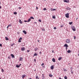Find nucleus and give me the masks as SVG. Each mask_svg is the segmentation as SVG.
Returning <instances> with one entry per match:
<instances>
[{
	"label": "nucleus",
	"mask_w": 79,
	"mask_h": 79,
	"mask_svg": "<svg viewBox=\"0 0 79 79\" xmlns=\"http://www.w3.org/2000/svg\"><path fill=\"white\" fill-rule=\"evenodd\" d=\"M64 26L63 25H60V27H64Z\"/></svg>",
	"instance_id": "2f4dec72"
},
{
	"label": "nucleus",
	"mask_w": 79,
	"mask_h": 79,
	"mask_svg": "<svg viewBox=\"0 0 79 79\" xmlns=\"http://www.w3.org/2000/svg\"><path fill=\"white\" fill-rule=\"evenodd\" d=\"M19 9H21L22 8V7H19Z\"/></svg>",
	"instance_id": "a18cd8bd"
},
{
	"label": "nucleus",
	"mask_w": 79,
	"mask_h": 79,
	"mask_svg": "<svg viewBox=\"0 0 79 79\" xmlns=\"http://www.w3.org/2000/svg\"><path fill=\"white\" fill-rule=\"evenodd\" d=\"M76 36H74V39L75 40V39H76Z\"/></svg>",
	"instance_id": "4c0bfd02"
},
{
	"label": "nucleus",
	"mask_w": 79,
	"mask_h": 79,
	"mask_svg": "<svg viewBox=\"0 0 79 79\" xmlns=\"http://www.w3.org/2000/svg\"><path fill=\"white\" fill-rule=\"evenodd\" d=\"M21 64H20L19 65V66H21Z\"/></svg>",
	"instance_id": "6e6d98bb"
},
{
	"label": "nucleus",
	"mask_w": 79,
	"mask_h": 79,
	"mask_svg": "<svg viewBox=\"0 0 79 79\" xmlns=\"http://www.w3.org/2000/svg\"><path fill=\"white\" fill-rule=\"evenodd\" d=\"M65 42L67 44H69V43L71 42V41H70V39H67V40H66L65 41Z\"/></svg>",
	"instance_id": "f257e3e1"
},
{
	"label": "nucleus",
	"mask_w": 79,
	"mask_h": 79,
	"mask_svg": "<svg viewBox=\"0 0 79 79\" xmlns=\"http://www.w3.org/2000/svg\"><path fill=\"white\" fill-rule=\"evenodd\" d=\"M64 78L65 79H68V77H66V76H65L64 77Z\"/></svg>",
	"instance_id": "cd10ccee"
},
{
	"label": "nucleus",
	"mask_w": 79,
	"mask_h": 79,
	"mask_svg": "<svg viewBox=\"0 0 79 79\" xmlns=\"http://www.w3.org/2000/svg\"><path fill=\"white\" fill-rule=\"evenodd\" d=\"M34 61H35V62H36V59H34Z\"/></svg>",
	"instance_id": "a19ab883"
},
{
	"label": "nucleus",
	"mask_w": 79,
	"mask_h": 79,
	"mask_svg": "<svg viewBox=\"0 0 79 79\" xmlns=\"http://www.w3.org/2000/svg\"><path fill=\"white\" fill-rule=\"evenodd\" d=\"M37 50H38V48H35L34 49V51H35V52H36V51H37Z\"/></svg>",
	"instance_id": "0eeeda50"
},
{
	"label": "nucleus",
	"mask_w": 79,
	"mask_h": 79,
	"mask_svg": "<svg viewBox=\"0 0 79 79\" xmlns=\"http://www.w3.org/2000/svg\"><path fill=\"white\" fill-rule=\"evenodd\" d=\"M24 22H27V21L26 20H24Z\"/></svg>",
	"instance_id": "de8ad7c7"
},
{
	"label": "nucleus",
	"mask_w": 79,
	"mask_h": 79,
	"mask_svg": "<svg viewBox=\"0 0 79 79\" xmlns=\"http://www.w3.org/2000/svg\"><path fill=\"white\" fill-rule=\"evenodd\" d=\"M11 56L12 57V58H15V55H13V54H11Z\"/></svg>",
	"instance_id": "ddd939ff"
},
{
	"label": "nucleus",
	"mask_w": 79,
	"mask_h": 79,
	"mask_svg": "<svg viewBox=\"0 0 79 79\" xmlns=\"http://www.w3.org/2000/svg\"><path fill=\"white\" fill-rule=\"evenodd\" d=\"M69 24H70V25L72 24H73V22H69Z\"/></svg>",
	"instance_id": "5701e85b"
},
{
	"label": "nucleus",
	"mask_w": 79,
	"mask_h": 79,
	"mask_svg": "<svg viewBox=\"0 0 79 79\" xmlns=\"http://www.w3.org/2000/svg\"><path fill=\"white\" fill-rule=\"evenodd\" d=\"M23 32H24V34H27V32L25 31H23Z\"/></svg>",
	"instance_id": "9d476101"
},
{
	"label": "nucleus",
	"mask_w": 79,
	"mask_h": 79,
	"mask_svg": "<svg viewBox=\"0 0 79 79\" xmlns=\"http://www.w3.org/2000/svg\"><path fill=\"white\" fill-rule=\"evenodd\" d=\"M5 39H6V40H9L8 38L6 37H5Z\"/></svg>",
	"instance_id": "a211bd4d"
},
{
	"label": "nucleus",
	"mask_w": 79,
	"mask_h": 79,
	"mask_svg": "<svg viewBox=\"0 0 79 79\" xmlns=\"http://www.w3.org/2000/svg\"><path fill=\"white\" fill-rule=\"evenodd\" d=\"M67 53H71V50H69L67 51Z\"/></svg>",
	"instance_id": "6ab92c4d"
},
{
	"label": "nucleus",
	"mask_w": 79,
	"mask_h": 79,
	"mask_svg": "<svg viewBox=\"0 0 79 79\" xmlns=\"http://www.w3.org/2000/svg\"><path fill=\"white\" fill-rule=\"evenodd\" d=\"M78 19V18H77V19Z\"/></svg>",
	"instance_id": "bf43d9fd"
},
{
	"label": "nucleus",
	"mask_w": 79,
	"mask_h": 79,
	"mask_svg": "<svg viewBox=\"0 0 79 79\" xmlns=\"http://www.w3.org/2000/svg\"><path fill=\"white\" fill-rule=\"evenodd\" d=\"M0 79H1V78H0Z\"/></svg>",
	"instance_id": "e2e57ef3"
},
{
	"label": "nucleus",
	"mask_w": 79,
	"mask_h": 79,
	"mask_svg": "<svg viewBox=\"0 0 79 79\" xmlns=\"http://www.w3.org/2000/svg\"><path fill=\"white\" fill-rule=\"evenodd\" d=\"M65 16L66 18H69V14L67 13V14H65Z\"/></svg>",
	"instance_id": "20e7f679"
},
{
	"label": "nucleus",
	"mask_w": 79,
	"mask_h": 79,
	"mask_svg": "<svg viewBox=\"0 0 79 79\" xmlns=\"http://www.w3.org/2000/svg\"><path fill=\"white\" fill-rule=\"evenodd\" d=\"M10 56H8V58H9V59H10Z\"/></svg>",
	"instance_id": "603ef678"
},
{
	"label": "nucleus",
	"mask_w": 79,
	"mask_h": 79,
	"mask_svg": "<svg viewBox=\"0 0 79 79\" xmlns=\"http://www.w3.org/2000/svg\"><path fill=\"white\" fill-rule=\"evenodd\" d=\"M52 18H53V19H55L56 18V17H55V16H52Z\"/></svg>",
	"instance_id": "b1692460"
},
{
	"label": "nucleus",
	"mask_w": 79,
	"mask_h": 79,
	"mask_svg": "<svg viewBox=\"0 0 79 79\" xmlns=\"http://www.w3.org/2000/svg\"><path fill=\"white\" fill-rule=\"evenodd\" d=\"M1 8H2V6H0V9H1Z\"/></svg>",
	"instance_id": "864d4df0"
},
{
	"label": "nucleus",
	"mask_w": 79,
	"mask_h": 79,
	"mask_svg": "<svg viewBox=\"0 0 79 79\" xmlns=\"http://www.w3.org/2000/svg\"><path fill=\"white\" fill-rule=\"evenodd\" d=\"M25 46V44H24V43H23L22 44V47H23V46Z\"/></svg>",
	"instance_id": "dca6fc26"
},
{
	"label": "nucleus",
	"mask_w": 79,
	"mask_h": 79,
	"mask_svg": "<svg viewBox=\"0 0 79 79\" xmlns=\"http://www.w3.org/2000/svg\"><path fill=\"white\" fill-rule=\"evenodd\" d=\"M36 10H38V7H36Z\"/></svg>",
	"instance_id": "8fccbe9b"
},
{
	"label": "nucleus",
	"mask_w": 79,
	"mask_h": 79,
	"mask_svg": "<svg viewBox=\"0 0 79 79\" xmlns=\"http://www.w3.org/2000/svg\"><path fill=\"white\" fill-rule=\"evenodd\" d=\"M0 47H2V44H0Z\"/></svg>",
	"instance_id": "ea45409f"
},
{
	"label": "nucleus",
	"mask_w": 79,
	"mask_h": 79,
	"mask_svg": "<svg viewBox=\"0 0 79 79\" xmlns=\"http://www.w3.org/2000/svg\"><path fill=\"white\" fill-rule=\"evenodd\" d=\"M43 10L44 11H45V10H47V9L46 8H44V9H43Z\"/></svg>",
	"instance_id": "c756f323"
},
{
	"label": "nucleus",
	"mask_w": 79,
	"mask_h": 79,
	"mask_svg": "<svg viewBox=\"0 0 79 79\" xmlns=\"http://www.w3.org/2000/svg\"><path fill=\"white\" fill-rule=\"evenodd\" d=\"M19 22L20 24H23V22H22L21 20H19Z\"/></svg>",
	"instance_id": "2eb2a0df"
},
{
	"label": "nucleus",
	"mask_w": 79,
	"mask_h": 79,
	"mask_svg": "<svg viewBox=\"0 0 79 79\" xmlns=\"http://www.w3.org/2000/svg\"><path fill=\"white\" fill-rule=\"evenodd\" d=\"M64 71L65 72L66 71H67V70L66 69H63Z\"/></svg>",
	"instance_id": "412c9836"
},
{
	"label": "nucleus",
	"mask_w": 79,
	"mask_h": 79,
	"mask_svg": "<svg viewBox=\"0 0 79 79\" xmlns=\"http://www.w3.org/2000/svg\"><path fill=\"white\" fill-rule=\"evenodd\" d=\"M40 54H41V52H40Z\"/></svg>",
	"instance_id": "4d7b16f0"
},
{
	"label": "nucleus",
	"mask_w": 79,
	"mask_h": 79,
	"mask_svg": "<svg viewBox=\"0 0 79 79\" xmlns=\"http://www.w3.org/2000/svg\"><path fill=\"white\" fill-rule=\"evenodd\" d=\"M37 54H36V53H35L34 54V56H37Z\"/></svg>",
	"instance_id": "bb28decb"
},
{
	"label": "nucleus",
	"mask_w": 79,
	"mask_h": 79,
	"mask_svg": "<svg viewBox=\"0 0 79 79\" xmlns=\"http://www.w3.org/2000/svg\"><path fill=\"white\" fill-rule=\"evenodd\" d=\"M23 38H20L19 39V40H21V39H22Z\"/></svg>",
	"instance_id": "79ce46f5"
},
{
	"label": "nucleus",
	"mask_w": 79,
	"mask_h": 79,
	"mask_svg": "<svg viewBox=\"0 0 79 79\" xmlns=\"http://www.w3.org/2000/svg\"><path fill=\"white\" fill-rule=\"evenodd\" d=\"M9 27V26H8L7 27V29H8V28Z\"/></svg>",
	"instance_id": "49530a36"
},
{
	"label": "nucleus",
	"mask_w": 79,
	"mask_h": 79,
	"mask_svg": "<svg viewBox=\"0 0 79 79\" xmlns=\"http://www.w3.org/2000/svg\"><path fill=\"white\" fill-rule=\"evenodd\" d=\"M25 48L24 47H22L21 48V50L22 51H24V50H25Z\"/></svg>",
	"instance_id": "7ed1b4c3"
},
{
	"label": "nucleus",
	"mask_w": 79,
	"mask_h": 79,
	"mask_svg": "<svg viewBox=\"0 0 79 79\" xmlns=\"http://www.w3.org/2000/svg\"><path fill=\"white\" fill-rule=\"evenodd\" d=\"M64 47H65L66 48V47H68V44H65L64 45Z\"/></svg>",
	"instance_id": "6e6552de"
},
{
	"label": "nucleus",
	"mask_w": 79,
	"mask_h": 79,
	"mask_svg": "<svg viewBox=\"0 0 79 79\" xmlns=\"http://www.w3.org/2000/svg\"><path fill=\"white\" fill-rule=\"evenodd\" d=\"M16 67L17 68H19V67H20V66H19V65H18L17 64V65H16Z\"/></svg>",
	"instance_id": "aec40b11"
},
{
	"label": "nucleus",
	"mask_w": 79,
	"mask_h": 79,
	"mask_svg": "<svg viewBox=\"0 0 79 79\" xmlns=\"http://www.w3.org/2000/svg\"><path fill=\"white\" fill-rule=\"evenodd\" d=\"M52 52H53V51H52Z\"/></svg>",
	"instance_id": "052dcab7"
},
{
	"label": "nucleus",
	"mask_w": 79,
	"mask_h": 79,
	"mask_svg": "<svg viewBox=\"0 0 79 79\" xmlns=\"http://www.w3.org/2000/svg\"><path fill=\"white\" fill-rule=\"evenodd\" d=\"M15 45V44L13 43L12 44H11V47H13V45Z\"/></svg>",
	"instance_id": "c85d7f7f"
},
{
	"label": "nucleus",
	"mask_w": 79,
	"mask_h": 79,
	"mask_svg": "<svg viewBox=\"0 0 79 79\" xmlns=\"http://www.w3.org/2000/svg\"><path fill=\"white\" fill-rule=\"evenodd\" d=\"M44 63H42V64L41 65V66H44Z\"/></svg>",
	"instance_id": "f704fd0d"
},
{
	"label": "nucleus",
	"mask_w": 79,
	"mask_h": 79,
	"mask_svg": "<svg viewBox=\"0 0 79 79\" xmlns=\"http://www.w3.org/2000/svg\"><path fill=\"white\" fill-rule=\"evenodd\" d=\"M66 50H67L68 49V47H66Z\"/></svg>",
	"instance_id": "3c124183"
},
{
	"label": "nucleus",
	"mask_w": 79,
	"mask_h": 79,
	"mask_svg": "<svg viewBox=\"0 0 79 79\" xmlns=\"http://www.w3.org/2000/svg\"><path fill=\"white\" fill-rule=\"evenodd\" d=\"M18 42H21V40H19Z\"/></svg>",
	"instance_id": "e433bc0d"
},
{
	"label": "nucleus",
	"mask_w": 79,
	"mask_h": 79,
	"mask_svg": "<svg viewBox=\"0 0 79 79\" xmlns=\"http://www.w3.org/2000/svg\"><path fill=\"white\" fill-rule=\"evenodd\" d=\"M8 26H9H9H11V25L10 24V25H8Z\"/></svg>",
	"instance_id": "09e8293b"
},
{
	"label": "nucleus",
	"mask_w": 79,
	"mask_h": 79,
	"mask_svg": "<svg viewBox=\"0 0 79 79\" xmlns=\"http://www.w3.org/2000/svg\"><path fill=\"white\" fill-rule=\"evenodd\" d=\"M30 52V50H27V52L28 53V52Z\"/></svg>",
	"instance_id": "37998d69"
},
{
	"label": "nucleus",
	"mask_w": 79,
	"mask_h": 79,
	"mask_svg": "<svg viewBox=\"0 0 79 79\" xmlns=\"http://www.w3.org/2000/svg\"><path fill=\"white\" fill-rule=\"evenodd\" d=\"M30 19H34V18H33V17H30Z\"/></svg>",
	"instance_id": "4be33fe9"
},
{
	"label": "nucleus",
	"mask_w": 79,
	"mask_h": 79,
	"mask_svg": "<svg viewBox=\"0 0 79 79\" xmlns=\"http://www.w3.org/2000/svg\"><path fill=\"white\" fill-rule=\"evenodd\" d=\"M53 65H52L51 66V69H53Z\"/></svg>",
	"instance_id": "9b49d317"
},
{
	"label": "nucleus",
	"mask_w": 79,
	"mask_h": 79,
	"mask_svg": "<svg viewBox=\"0 0 79 79\" xmlns=\"http://www.w3.org/2000/svg\"><path fill=\"white\" fill-rule=\"evenodd\" d=\"M72 30H73V31H76V28H75V27L74 26H73L71 27Z\"/></svg>",
	"instance_id": "f03ea898"
},
{
	"label": "nucleus",
	"mask_w": 79,
	"mask_h": 79,
	"mask_svg": "<svg viewBox=\"0 0 79 79\" xmlns=\"http://www.w3.org/2000/svg\"><path fill=\"white\" fill-rule=\"evenodd\" d=\"M61 59H62V57H60L59 58L58 60L59 61H60V60H61Z\"/></svg>",
	"instance_id": "4468645a"
},
{
	"label": "nucleus",
	"mask_w": 79,
	"mask_h": 79,
	"mask_svg": "<svg viewBox=\"0 0 79 79\" xmlns=\"http://www.w3.org/2000/svg\"><path fill=\"white\" fill-rule=\"evenodd\" d=\"M2 72H4V70L3 69H2Z\"/></svg>",
	"instance_id": "c9c22d12"
},
{
	"label": "nucleus",
	"mask_w": 79,
	"mask_h": 79,
	"mask_svg": "<svg viewBox=\"0 0 79 79\" xmlns=\"http://www.w3.org/2000/svg\"><path fill=\"white\" fill-rule=\"evenodd\" d=\"M23 60V57H19V60L20 61H22Z\"/></svg>",
	"instance_id": "39448f33"
},
{
	"label": "nucleus",
	"mask_w": 79,
	"mask_h": 79,
	"mask_svg": "<svg viewBox=\"0 0 79 79\" xmlns=\"http://www.w3.org/2000/svg\"><path fill=\"white\" fill-rule=\"evenodd\" d=\"M49 76L50 77H52V75L49 74Z\"/></svg>",
	"instance_id": "473e14b6"
},
{
	"label": "nucleus",
	"mask_w": 79,
	"mask_h": 79,
	"mask_svg": "<svg viewBox=\"0 0 79 79\" xmlns=\"http://www.w3.org/2000/svg\"><path fill=\"white\" fill-rule=\"evenodd\" d=\"M38 42H39V43L40 42V41L39 40H38Z\"/></svg>",
	"instance_id": "5fc2aeb1"
},
{
	"label": "nucleus",
	"mask_w": 79,
	"mask_h": 79,
	"mask_svg": "<svg viewBox=\"0 0 79 79\" xmlns=\"http://www.w3.org/2000/svg\"><path fill=\"white\" fill-rule=\"evenodd\" d=\"M39 22H42V21L40 20V19L39 20Z\"/></svg>",
	"instance_id": "58836bf2"
},
{
	"label": "nucleus",
	"mask_w": 79,
	"mask_h": 79,
	"mask_svg": "<svg viewBox=\"0 0 79 79\" xmlns=\"http://www.w3.org/2000/svg\"><path fill=\"white\" fill-rule=\"evenodd\" d=\"M56 9H53L52 10V11H56Z\"/></svg>",
	"instance_id": "7c9ffc66"
},
{
	"label": "nucleus",
	"mask_w": 79,
	"mask_h": 79,
	"mask_svg": "<svg viewBox=\"0 0 79 79\" xmlns=\"http://www.w3.org/2000/svg\"><path fill=\"white\" fill-rule=\"evenodd\" d=\"M25 77H26V75H23L22 76V77L23 78V79Z\"/></svg>",
	"instance_id": "1a4fd4ad"
},
{
	"label": "nucleus",
	"mask_w": 79,
	"mask_h": 79,
	"mask_svg": "<svg viewBox=\"0 0 79 79\" xmlns=\"http://www.w3.org/2000/svg\"><path fill=\"white\" fill-rule=\"evenodd\" d=\"M64 2H66V3H68L69 2V0H64Z\"/></svg>",
	"instance_id": "423d86ee"
},
{
	"label": "nucleus",
	"mask_w": 79,
	"mask_h": 79,
	"mask_svg": "<svg viewBox=\"0 0 79 79\" xmlns=\"http://www.w3.org/2000/svg\"><path fill=\"white\" fill-rule=\"evenodd\" d=\"M14 15H17V12H15L14 13Z\"/></svg>",
	"instance_id": "a878e982"
},
{
	"label": "nucleus",
	"mask_w": 79,
	"mask_h": 79,
	"mask_svg": "<svg viewBox=\"0 0 79 79\" xmlns=\"http://www.w3.org/2000/svg\"><path fill=\"white\" fill-rule=\"evenodd\" d=\"M36 79H39V77H38V76H37L36 77Z\"/></svg>",
	"instance_id": "393cba45"
},
{
	"label": "nucleus",
	"mask_w": 79,
	"mask_h": 79,
	"mask_svg": "<svg viewBox=\"0 0 79 79\" xmlns=\"http://www.w3.org/2000/svg\"><path fill=\"white\" fill-rule=\"evenodd\" d=\"M31 21V19H29L28 20H27V22H28V23H29V22H30V21Z\"/></svg>",
	"instance_id": "f8f14e48"
},
{
	"label": "nucleus",
	"mask_w": 79,
	"mask_h": 79,
	"mask_svg": "<svg viewBox=\"0 0 79 79\" xmlns=\"http://www.w3.org/2000/svg\"><path fill=\"white\" fill-rule=\"evenodd\" d=\"M52 61L53 62H55V59L54 58H53Z\"/></svg>",
	"instance_id": "f3484780"
},
{
	"label": "nucleus",
	"mask_w": 79,
	"mask_h": 79,
	"mask_svg": "<svg viewBox=\"0 0 79 79\" xmlns=\"http://www.w3.org/2000/svg\"><path fill=\"white\" fill-rule=\"evenodd\" d=\"M72 73H73V72H72Z\"/></svg>",
	"instance_id": "680f3d73"
},
{
	"label": "nucleus",
	"mask_w": 79,
	"mask_h": 79,
	"mask_svg": "<svg viewBox=\"0 0 79 79\" xmlns=\"http://www.w3.org/2000/svg\"><path fill=\"white\" fill-rule=\"evenodd\" d=\"M54 29H56V27H54Z\"/></svg>",
	"instance_id": "c03bdc74"
},
{
	"label": "nucleus",
	"mask_w": 79,
	"mask_h": 79,
	"mask_svg": "<svg viewBox=\"0 0 79 79\" xmlns=\"http://www.w3.org/2000/svg\"><path fill=\"white\" fill-rule=\"evenodd\" d=\"M42 31H45V29H44V28H43V29H42Z\"/></svg>",
	"instance_id": "72a5a7b5"
},
{
	"label": "nucleus",
	"mask_w": 79,
	"mask_h": 79,
	"mask_svg": "<svg viewBox=\"0 0 79 79\" xmlns=\"http://www.w3.org/2000/svg\"><path fill=\"white\" fill-rule=\"evenodd\" d=\"M0 5H1V2H0Z\"/></svg>",
	"instance_id": "13d9d810"
}]
</instances>
